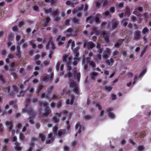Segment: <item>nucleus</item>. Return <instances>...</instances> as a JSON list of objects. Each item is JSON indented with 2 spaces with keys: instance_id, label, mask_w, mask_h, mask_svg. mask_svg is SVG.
Wrapping results in <instances>:
<instances>
[{
  "instance_id": "1",
  "label": "nucleus",
  "mask_w": 151,
  "mask_h": 151,
  "mask_svg": "<svg viewBox=\"0 0 151 151\" xmlns=\"http://www.w3.org/2000/svg\"><path fill=\"white\" fill-rule=\"evenodd\" d=\"M67 73L65 75V77H68L70 78L68 83L69 84L70 88H73V92L76 94H78L79 93L78 85L73 80H71V78H74L75 79L74 75L76 73V69L72 70L71 67L70 65H68L67 66Z\"/></svg>"
},
{
  "instance_id": "2",
  "label": "nucleus",
  "mask_w": 151,
  "mask_h": 151,
  "mask_svg": "<svg viewBox=\"0 0 151 151\" xmlns=\"http://www.w3.org/2000/svg\"><path fill=\"white\" fill-rule=\"evenodd\" d=\"M39 105L40 107H42L43 105V107L45 108V112L42 114V112H41V110L40 109H38L39 111L40 112V113L41 115L40 116V117H46L48 116L50 113L51 112V111L49 109V104L47 102H39Z\"/></svg>"
},
{
  "instance_id": "3",
  "label": "nucleus",
  "mask_w": 151,
  "mask_h": 151,
  "mask_svg": "<svg viewBox=\"0 0 151 151\" xmlns=\"http://www.w3.org/2000/svg\"><path fill=\"white\" fill-rule=\"evenodd\" d=\"M22 112L23 113L27 112L29 115H30V116L27 119V122H29L31 124H33L34 123L33 119L34 113L32 109L30 107H29L27 105L22 109Z\"/></svg>"
},
{
  "instance_id": "4",
  "label": "nucleus",
  "mask_w": 151,
  "mask_h": 151,
  "mask_svg": "<svg viewBox=\"0 0 151 151\" xmlns=\"http://www.w3.org/2000/svg\"><path fill=\"white\" fill-rule=\"evenodd\" d=\"M48 74H44L41 77V79L45 83L48 82L49 80H52L53 78L54 73L52 69L50 68L49 69L48 71Z\"/></svg>"
},
{
  "instance_id": "5",
  "label": "nucleus",
  "mask_w": 151,
  "mask_h": 151,
  "mask_svg": "<svg viewBox=\"0 0 151 151\" xmlns=\"http://www.w3.org/2000/svg\"><path fill=\"white\" fill-rule=\"evenodd\" d=\"M80 49V47L78 46L76 47L73 50V52L74 54V55L75 56L74 59V61L73 62V64L74 65H76L80 60L79 58L78 57L79 53L78 52V50Z\"/></svg>"
},
{
  "instance_id": "6",
  "label": "nucleus",
  "mask_w": 151,
  "mask_h": 151,
  "mask_svg": "<svg viewBox=\"0 0 151 151\" xmlns=\"http://www.w3.org/2000/svg\"><path fill=\"white\" fill-rule=\"evenodd\" d=\"M109 33L106 31H103L101 34V36L104 39V40L106 43H108L109 41Z\"/></svg>"
},
{
  "instance_id": "7",
  "label": "nucleus",
  "mask_w": 151,
  "mask_h": 151,
  "mask_svg": "<svg viewBox=\"0 0 151 151\" xmlns=\"http://www.w3.org/2000/svg\"><path fill=\"white\" fill-rule=\"evenodd\" d=\"M95 46V45L92 42H88L85 40L83 44V47L85 48L87 47L88 48H92Z\"/></svg>"
},
{
  "instance_id": "8",
  "label": "nucleus",
  "mask_w": 151,
  "mask_h": 151,
  "mask_svg": "<svg viewBox=\"0 0 151 151\" xmlns=\"http://www.w3.org/2000/svg\"><path fill=\"white\" fill-rule=\"evenodd\" d=\"M65 40V37L64 36L62 37L60 35L58 36L56 39V41L58 42V46H60L64 44L63 41Z\"/></svg>"
},
{
  "instance_id": "9",
  "label": "nucleus",
  "mask_w": 151,
  "mask_h": 151,
  "mask_svg": "<svg viewBox=\"0 0 151 151\" xmlns=\"http://www.w3.org/2000/svg\"><path fill=\"white\" fill-rule=\"evenodd\" d=\"M94 20H95L96 23H98L99 22L100 19L98 16H97L96 17L95 19L92 16H90L87 17L86 19L87 22L89 21V22L90 23H91Z\"/></svg>"
},
{
  "instance_id": "10",
  "label": "nucleus",
  "mask_w": 151,
  "mask_h": 151,
  "mask_svg": "<svg viewBox=\"0 0 151 151\" xmlns=\"http://www.w3.org/2000/svg\"><path fill=\"white\" fill-rule=\"evenodd\" d=\"M17 138L16 137H13L12 141L13 142H14L15 145V148L16 150L20 151L22 150V148L19 146V143L17 141Z\"/></svg>"
},
{
  "instance_id": "11",
  "label": "nucleus",
  "mask_w": 151,
  "mask_h": 151,
  "mask_svg": "<svg viewBox=\"0 0 151 151\" xmlns=\"http://www.w3.org/2000/svg\"><path fill=\"white\" fill-rule=\"evenodd\" d=\"M113 110L111 108H109L106 109V111L107 112H109L108 116L111 119H114L115 118V115L114 114L111 112V110Z\"/></svg>"
},
{
  "instance_id": "12",
  "label": "nucleus",
  "mask_w": 151,
  "mask_h": 151,
  "mask_svg": "<svg viewBox=\"0 0 151 151\" xmlns=\"http://www.w3.org/2000/svg\"><path fill=\"white\" fill-rule=\"evenodd\" d=\"M61 114L59 113H57L56 115L53 116L51 119V120L55 123H57L59 122V119L58 117L61 116Z\"/></svg>"
},
{
  "instance_id": "13",
  "label": "nucleus",
  "mask_w": 151,
  "mask_h": 151,
  "mask_svg": "<svg viewBox=\"0 0 151 151\" xmlns=\"http://www.w3.org/2000/svg\"><path fill=\"white\" fill-rule=\"evenodd\" d=\"M62 59L64 62H65L68 64H69L71 61V59L67 55H64L62 57Z\"/></svg>"
},
{
  "instance_id": "14",
  "label": "nucleus",
  "mask_w": 151,
  "mask_h": 151,
  "mask_svg": "<svg viewBox=\"0 0 151 151\" xmlns=\"http://www.w3.org/2000/svg\"><path fill=\"white\" fill-rule=\"evenodd\" d=\"M75 129H78V133L80 134L81 133V130H84V127H83L81 126V125L80 123L78 122L76 124L75 126Z\"/></svg>"
},
{
  "instance_id": "15",
  "label": "nucleus",
  "mask_w": 151,
  "mask_h": 151,
  "mask_svg": "<svg viewBox=\"0 0 151 151\" xmlns=\"http://www.w3.org/2000/svg\"><path fill=\"white\" fill-rule=\"evenodd\" d=\"M52 38H50V40H49V42L47 44V45H46V48L47 49H48V48L49 47V46L50 45H51V48L52 49L54 50V49L55 48L54 45L53 43V42H52Z\"/></svg>"
},
{
  "instance_id": "16",
  "label": "nucleus",
  "mask_w": 151,
  "mask_h": 151,
  "mask_svg": "<svg viewBox=\"0 0 151 151\" xmlns=\"http://www.w3.org/2000/svg\"><path fill=\"white\" fill-rule=\"evenodd\" d=\"M141 38L140 32L139 31H136L134 36V39L135 40H137L140 39Z\"/></svg>"
},
{
  "instance_id": "17",
  "label": "nucleus",
  "mask_w": 151,
  "mask_h": 151,
  "mask_svg": "<svg viewBox=\"0 0 151 151\" xmlns=\"http://www.w3.org/2000/svg\"><path fill=\"white\" fill-rule=\"evenodd\" d=\"M6 125L9 128V130H11L13 127V124L10 121H6L5 123Z\"/></svg>"
},
{
  "instance_id": "18",
  "label": "nucleus",
  "mask_w": 151,
  "mask_h": 151,
  "mask_svg": "<svg viewBox=\"0 0 151 151\" xmlns=\"http://www.w3.org/2000/svg\"><path fill=\"white\" fill-rule=\"evenodd\" d=\"M119 24V22L116 19H114L113 20L112 26L113 29H115L116 28Z\"/></svg>"
},
{
  "instance_id": "19",
  "label": "nucleus",
  "mask_w": 151,
  "mask_h": 151,
  "mask_svg": "<svg viewBox=\"0 0 151 151\" xmlns=\"http://www.w3.org/2000/svg\"><path fill=\"white\" fill-rule=\"evenodd\" d=\"M61 114V116H62V119L64 120L65 119L66 116L68 114V111L66 110H64L62 112L59 113Z\"/></svg>"
},
{
  "instance_id": "20",
  "label": "nucleus",
  "mask_w": 151,
  "mask_h": 151,
  "mask_svg": "<svg viewBox=\"0 0 151 151\" xmlns=\"http://www.w3.org/2000/svg\"><path fill=\"white\" fill-rule=\"evenodd\" d=\"M73 32V29L71 28H68L66 30L67 33L66 35L67 37H69L72 36V32Z\"/></svg>"
},
{
  "instance_id": "21",
  "label": "nucleus",
  "mask_w": 151,
  "mask_h": 151,
  "mask_svg": "<svg viewBox=\"0 0 151 151\" xmlns=\"http://www.w3.org/2000/svg\"><path fill=\"white\" fill-rule=\"evenodd\" d=\"M37 141V138L34 137H32L31 138V142L29 144V145H31L32 147H34L35 145V142Z\"/></svg>"
},
{
  "instance_id": "22",
  "label": "nucleus",
  "mask_w": 151,
  "mask_h": 151,
  "mask_svg": "<svg viewBox=\"0 0 151 151\" xmlns=\"http://www.w3.org/2000/svg\"><path fill=\"white\" fill-rule=\"evenodd\" d=\"M123 41V40H120L118 42L115 44V47L117 48L119 47L122 45Z\"/></svg>"
},
{
  "instance_id": "23",
  "label": "nucleus",
  "mask_w": 151,
  "mask_h": 151,
  "mask_svg": "<svg viewBox=\"0 0 151 151\" xmlns=\"http://www.w3.org/2000/svg\"><path fill=\"white\" fill-rule=\"evenodd\" d=\"M74 98L71 96V99L70 100L69 99H68L66 101V104L68 105H72L73 102Z\"/></svg>"
},
{
  "instance_id": "24",
  "label": "nucleus",
  "mask_w": 151,
  "mask_h": 151,
  "mask_svg": "<svg viewBox=\"0 0 151 151\" xmlns=\"http://www.w3.org/2000/svg\"><path fill=\"white\" fill-rule=\"evenodd\" d=\"M53 136L52 134V133H50L48 135V138L49 139L48 140L46 141V144H49L51 142V140L52 139Z\"/></svg>"
},
{
  "instance_id": "25",
  "label": "nucleus",
  "mask_w": 151,
  "mask_h": 151,
  "mask_svg": "<svg viewBox=\"0 0 151 151\" xmlns=\"http://www.w3.org/2000/svg\"><path fill=\"white\" fill-rule=\"evenodd\" d=\"M98 75V73L97 72H93L91 75V78L93 80L95 79V77L97 76Z\"/></svg>"
},
{
  "instance_id": "26",
  "label": "nucleus",
  "mask_w": 151,
  "mask_h": 151,
  "mask_svg": "<svg viewBox=\"0 0 151 151\" xmlns=\"http://www.w3.org/2000/svg\"><path fill=\"white\" fill-rule=\"evenodd\" d=\"M68 44H70L71 46V48L73 50L74 47L75 46L74 42L72 40H70L68 41Z\"/></svg>"
},
{
  "instance_id": "27",
  "label": "nucleus",
  "mask_w": 151,
  "mask_h": 151,
  "mask_svg": "<svg viewBox=\"0 0 151 151\" xmlns=\"http://www.w3.org/2000/svg\"><path fill=\"white\" fill-rule=\"evenodd\" d=\"M84 7V5L83 4L82 5V6L81 7L79 8H75V9L73 12V14H75L76 13L78 10H81L83 9Z\"/></svg>"
},
{
  "instance_id": "28",
  "label": "nucleus",
  "mask_w": 151,
  "mask_h": 151,
  "mask_svg": "<svg viewBox=\"0 0 151 151\" xmlns=\"http://www.w3.org/2000/svg\"><path fill=\"white\" fill-rule=\"evenodd\" d=\"M45 135L43 134H39V138L40 139L41 141H43L45 139Z\"/></svg>"
},
{
  "instance_id": "29",
  "label": "nucleus",
  "mask_w": 151,
  "mask_h": 151,
  "mask_svg": "<svg viewBox=\"0 0 151 151\" xmlns=\"http://www.w3.org/2000/svg\"><path fill=\"white\" fill-rule=\"evenodd\" d=\"M41 97L42 98H45L48 99L50 97V94L47 93V94H45V93H43L41 95Z\"/></svg>"
},
{
  "instance_id": "30",
  "label": "nucleus",
  "mask_w": 151,
  "mask_h": 151,
  "mask_svg": "<svg viewBox=\"0 0 151 151\" xmlns=\"http://www.w3.org/2000/svg\"><path fill=\"white\" fill-rule=\"evenodd\" d=\"M114 62V61L112 58H110V60H107L106 61V63L109 65H110L111 63L113 64Z\"/></svg>"
},
{
  "instance_id": "31",
  "label": "nucleus",
  "mask_w": 151,
  "mask_h": 151,
  "mask_svg": "<svg viewBox=\"0 0 151 151\" xmlns=\"http://www.w3.org/2000/svg\"><path fill=\"white\" fill-rule=\"evenodd\" d=\"M73 22L75 24H78L79 23V20L76 17H75L73 18L72 20Z\"/></svg>"
},
{
  "instance_id": "32",
  "label": "nucleus",
  "mask_w": 151,
  "mask_h": 151,
  "mask_svg": "<svg viewBox=\"0 0 151 151\" xmlns=\"http://www.w3.org/2000/svg\"><path fill=\"white\" fill-rule=\"evenodd\" d=\"M64 66V65H63V64L62 65L60 66V70L62 71L60 74V76H63L64 73V71H63Z\"/></svg>"
},
{
  "instance_id": "33",
  "label": "nucleus",
  "mask_w": 151,
  "mask_h": 151,
  "mask_svg": "<svg viewBox=\"0 0 151 151\" xmlns=\"http://www.w3.org/2000/svg\"><path fill=\"white\" fill-rule=\"evenodd\" d=\"M144 147L143 145H139L138 146L137 149L139 151H143L144 150Z\"/></svg>"
},
{
  "instance_id": "34",
  "label": "nucleus",
  "mask_w": 151,
  "mask_h": 151,
  "mask_svg": "<svg viewBox=\"0 0 151 151\" xmlns=\"http://www.w3.org/2000/svg\"><path fill=\"white\" fill-rule=\"evenodd\" d=\"M27 90L29 91L30 94H32L34 91V89L32 87L29 86L27 88Z\"/></svg>"
},
{
  "instance_id": "35",
  "label": "nucleus",
  "mask_w": 151,
  "mask_h": 151,
  "mask_svg": "<svg viewBox=\"0 0 151 151\" xmlns=\"http://www.w3.org/2000/svg\"><path fill=\"white\" fill-rule=\"evenodd\" d=\"M35 41V40H32L29 42V44L32 46L33 48H35L36 46V45L35 43H34L33 41Z\"/></svg>"
},
{
  "instance_id": "36",
  "label": "nucleus",
  "mask_w": 151,
  "mask_h": 151,
  "mask_svg": "<svg viewBox=\"0 0 151 151\" xmlns=\"http://www.w3.org/2000/svg\"><path fill=\"white\" fill-rule=\"evenodd\" d=\"M58 128V126L56 125L54 127L53 129V131L54 132V133L56 134V135L57 134V132Z\"/></svg>"
},
{
  "instance_id": "37",
  "label": "nucleus",
  "mask_w": 151,
  "mask_h": 151,
  "mask_svg": "<svg viewBox=\"0 0 151 151\" xmlns=\"http://www.w3.org/2000/svg\"><path fill=\"white\" fill-rule=\"evenodd\" d=\"M147 47H144L143 50L142 51H141V52L140 56H142L146 52L147 50Z\"/></svg>"
},
{
  "instance_id": "38",
  "label": "nucleus",
  "mask_w": 151,
  "mask_h": 151,
  "mask_svg": "<svg viewBox=\"0 0 151 151\" xmlns=\"http://www.w3.org/2000/svg\"><path fill=\"white\" fill-rule=\"evenodd\" d=\"M50 19L49 17H47L45 18V26H46L47 25V24L48 22H50Z\"/></svg>"
},
{
  "instance_id": "39",
  "label": "nucleus",
  "mask_w": 151,
  "mask_h": 151,
  "mask_svg": "<svg viewBox=\"0 0 151 151\" xmlns=\"http://www.w3.org/2000/svg\"><path fill=\"white\" fill-rule=\"evenodd\" d=\"M54 88V86H49L48 88H47V90L48 92L49 93L51 92L52 91V90Z\"/></svg>"
},
{
  "instance_id": "40",
  "label": "nucleus",
  "mask_w": 151,
  "mask_h": 151,
  "mask_svg": "<svg viewBox=\"0 0 151 151\" xmlns=\"http://www.w3.org/2000/svg\"><path fill=\"white\" fill-rule=\"evenodd\" d=\"M62 102L61 101H59L57 103V106L58 108L61 107Z\"/></svg>"
},
{
  "instance_id": "41",
  "label": "nucleus",
  "mask_w": 151,
  "mask_h": 151,
  "mask_svg": "<svg viewBox=\"0 0 151 151\" xmlns=\"http://www.w3.org/2000/svg\"><path fill=\"white\" fill-rule=\"evenodd\" d=\"M111 53V51L110 49L109 48H107L105 50L106 54L109 55Z\"/></svg>"
},
{
  "instance_id": "42",
  "label": "nucleus",
  "mask_w": 151,
  "mask_h": 151,
  "mask_svg": "<svg viewBox=\"0 0 151 151\" xmlns=\"http://www.w3.org/2000/svg\"><path fill=\"white\" fill-rule=\"evenodd\" d=\"M148 31V29L147 27H145L142 30V33L143 34H145Z\"/></svg>"
},
{
  "instance_id": "43",
  "label": "nucleus",
  "mask_w": 151,
  "mask_h": 151,
  "mask_svg": "<svg viewBox=\"0 0 151 151\" xmlns=\"http://www.w3.org/2000/svg\"><path fill=\"white\" fill-rule=\"evenodd\" d=\"M60 61L58 62L56 66V68L57 70H59L60 68Z\"/></svg>"
},
{
  "instance_id": "44",
  "label": "nucleus",
  "mask_w": 151,
  "mask_h": 151,
  "mask_svg": "<svg viewBox=\"0 0 151 151\" xmlns=\"http://www.w3.org/2000/svg\"><path fill=\"white\" fill-rule=\"evenodd\" d=\"M95 106L97 107L99 110H100L101 109V106L99 104L95 103L94 104Z\"/></svg>"
},
{
  "instance_id": "45",
  "label": "nucleus",
  "mask_w": 151,
  "mask_h": 151,
  "mask_svg": "<svg viewBox=\"0 0 151 151\" xmlns=\"http://www.w3.org/2000/svg\"><path fill=\"white\" fill-rule=\"evenodd\" d=\"M25 92V91H24L23 90H21L20 93L19 95H18L17 96L18 97H20L21 96H23L24 95V93Z\"/></svg>"
},
{
  "instance_id": "46",
  "label": "nucleus",
  "mask_w": 151,
  "mask_h": 151,
  "mask_svg": "<svg viewBox=\"0 0 151 151\" xmlns=\"http://www.w3.org/2000/svg\"><path fill=\"white\" fill-rule=\"evenodd\" d=\"M59 12V11L58 10L53 11L52 12V14L54 16H56L58 15V13Z\"/></svg>"
},
{
  "instance_id": "47",
  "label": "nucleus",
  "mask_w": 151,
  "mask_h": 151,
  "mask_svg": "<svg viewBox=\"0 0 151 151\" xmlns=\"http://www.w3.org/2000/svg\"><path fill=\"white\" fill-rule=\"evenodd\" d=\"M25 138V137L24 134L22 133H20L19 134V138L22 140H23Z\"/></svg>"
},
{
  "instance_id": "48",
  "label": "nucleus",
  "mask_w": 151,
  "mask_h": 151,
  "mask_svg": "<svg viewBox=\"0 0 151 151\" xmlns=\"http://www.w3.org/2000/svg\"><path fill=\"white\" fill-rule=\"evenodd\" d=\"M122 23H123V25L125 27L128 24L127 22V20L125 19L123 20L122 21Z\"/></svg>"
},
{
  "instance_id": "49",
  "label": "nucleus",
  "mask_w": 151,
  "mask_h": 151,
  "mask_svg": "<svg viewBox=\"0 0 151 151\" xmlns=\"http://www.w3.org/2000/svg\"><path fill=\"white\" fill-rule=\"evenodd\" d=\"M81 77V74L80 73H77V81H80Z\"/></svg>"
},
{
  "instance_id": "50",
  "label": "nucleus",
  "mask_w": 151,
  "mask_h": 151,
  "mask_svg": "<svg viewBox=\"0 0 151 151\" xmlns=\"http://www.w3.org/2000/svg\"><path fill=\"white\" fill-rule=\"evenodd\" d=\"M61 19V17H57L54 19V20L56 22H58Z\"/></svg>"
},
{
  "instance_id": "51",
  "label": "nucleus",
  "mask_w": 151,
  "mask_h": 151,
  "mask_svg": "<svg viewBox=\"0 0 151 151\" xmlns=\"http://www.w3.org/2000/svg\"><path fill=\"white\" fill-rule=\"evenodd\" d=\"M84 118L86 120H88L91 119V116L89 115H86L84 116Z\"/></svg>"
},
{
  "instance_id": "52",
  "label": "nucleus",
  "mask_w": 151,
  "mask_h": 151,
  "mask_svg": "<svg viewBox=\"0 0 151 151\" xmlns=\"http://www.w3.org/2000/svg\"><path fill=\"white\" fill-rule=\"evenodd\" d=\"M146 72V70H143L141 73H140L139 76V78H140L141 77L143 76Z\"/></svg>"
},
{
  "instance_id": "53",
  "label": "nucleus",
  "mask_w": 151,
  "mask_h": 151,
  "mask_svg": "<svg viewBox=\"0 0 151 151\" xmlns=\"http://www.w3.org/2000/svg\"><path fill=\"white\" fill-rule=\"evenodd\" d=\"M146 72V70H143L141 73H140L139 76V78H140L141 77L143 76Z\"/></svg>"
},
{
  "instance_id": "54",
  "label": "nucleus",
  "mask_w": 151,
  "mask_h": 151,
  "mask_svg": "<svg viewBox=\"0 0 151 151\" xmlns=\"http://www.w3.org/2000/svg\"><path fill=\"white\" fill-rule=\"evenodd\" d=\"M0 80L3 83H5V80L1 75L0 76Z\"/></svg>"
},
{
  "instance_id": "55",
  "label": "nucleus",
  "mask_w": 151,
  "mask_h": 151,
  "mask_svg": "<svg viewBox=\"0 0 151 151\" xmlns=\"http://www.w3.org/2000/svg\"><path fill=\"white\" fill-rule=\"evenodd\" d=\"M102 3L103 6H105L107 5L108 2L105 0H103L102 1Z\"/></svg>"
},
{
  "instance_id": "56",
  "label": "nucleus",
  "mask_w": 151,
  "mask_h": 151,
  "mask_svg": "<svg viewBox=\"0 0 151 151\" xmlns=\"http://www.w3.org/2000/svg\"><path fill=\"white\" fill-rule=\"evenodd\" d=\"M115 8L114 7H111L109 9L110 11L112 13H114L115 12Z\"/></svg>"
},
{
  "instance_id": "57",
  "label": "nucleus",
  "mask_w": 151,
  "mask_h": 151,
  "mask_svg": "<svg viewBox=\"0 0 151 151\" xmlns=\"http://www.w3.org/2000/svg\"><path fill=\"white\" fill-rule=\"evenodd\" d=\"M101 55L99 54L97 55L96 56V60H101Z\"/></svg>"
},
{
  "instance_id": "58",
  "label": "nucleus",
  "mask_w": 151,
  "mask_h": 151,
  "mask_svg": "<svg viewBox=\"0 0 151 151\" xmlns=\"http://www.w3.org/2000/svg\"><path fill=\"white\" fill-rule=\"evenodd\" d=\"M13 87L14 90L15 91L17 92L18 90V88L17 86L15 85H13Z\"/></svg>"
},
{
  "instance_id": "59",
  "label": "nucleus",
  "mask_w": 151,
  "mask_h": 151,
  "mask_svg": "<svg viewBox=\"0 0 151 151\" xmlns=\"http://www.w3.org/2000/svg\"><path fill=\"white\" fill-rule=\"evenodd\" d=\"M9 140V139H3V142L4 143L6 144L8 143Z\"/></svg>"
},
{
  "instance_id": "60",
  "label": "nucleus",
  "mask_w": 151,
  "mask_h": 151,
  "mask_svg": "<svg viewBox=\"0 0 151 151\" xmlns=\"http://www.w3.org/2000/svg\"><path fill=\"white\" fill-rule=\"evenodd\" d=\"M112 87L111 86L107 87L105 88L106 90L109 91H110L112 90Z\"/></svg>"
},
{
  "instance_id": "61",
  "label": "nucleus",
  "mask_w": 151,
  "mask_h": 151,
  "mask_svg": "<svg viewBox=\"0 0 151 151\" xmlns=\"http://www.w3.org/2000/svg\"><path fill=\"white\" fill-rule=\"evenodd\" d=\"M52 11V9L51 8H50L49 9H46L45 11V12L46 13H50Z\"/></svg>"
},
{
  "instance_id": "62",
  "label": "nucleus",
  "mask_w": 151,
  "mask_h": 151,
  "mask_svg": "<svg viewBox=\"0 0 151 151\" xmlns=\"http://www.w3.org/2000/svg\"><path fill=\"white\" fill-rule=\"evenodd\" d=\"M7 147L6 145H5L2 148V151H7Z\"/></svg>"
},
{
  "instance_id": "63",
  "label": "nucleus",
  "mask_w": 151,
  "mask_h": 151,
  "mask_svg": "<svg viewBox=\"0 0 151 151\" xmlns=\"http://www.w3.org/2000/svg\"><path fill=\"white\" fill-rule=\"evenodd\" d=\"M119 54V52L117 51H114L112 53V55L114 56L116 55H118Z\"/></svg>"
},
{
  "instance_id": "64",
  "label": "nucleus",
  "mask_w": 151,
  "mask_h": 151,
  "mask_svg": "<svg viewBox=\"0 0 151 151\" xmlns=\"http://www.w3.org/2000/svg\"><path fill=\"white\" fill-rule=\"evenodd\" d=\"M13 38V34H10L9 36V40H12Z\"/></svg>"
}]
</instances>
